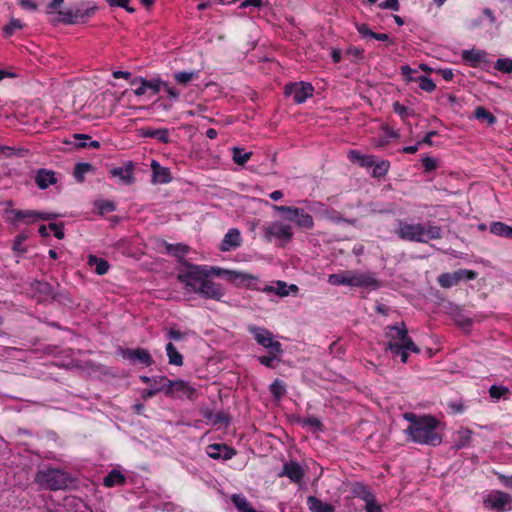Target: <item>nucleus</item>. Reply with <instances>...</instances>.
I'll return each mask as SVG.
<instances>
[{
  "mask_svg": "<svg viewBox=\"0 0 512 512\" xmlns=\"http://www.w3.org/2000/svg\"><path fill=\"white\" fill-rule=\"evenodd\" d=\"M184 265L185 269L180 270L177 278L186 291L197 293L205 299L222 301L225 290L221 284L209 279L208 266L189 262H184Z\"/></svg>",
  "mask_w": 512,
  "mask_h": 512,
  "instance_id": "f257e3e1",
  "label": "nucleus"
},
{
  "mask_svg": "<svg viewBox=\"0 0 512 512\" xmlns=\"http://www.w3.org/2000/svg\"><path fill=\"white\" fill-rule=\"evenodd\" d=\"M403 417L410 423L404 431L410 441L434 447L442 443V435L438 431L440 421L436 417L418 416L412 412L404 413Z\"/></svg>",
  "mask_w": 512,
  "mask_h": 512,
  "instance_id": "f03ea898",
  "label": "nucleus"
},
{
  "mask_svg": "<svg viewBox=\"0 0 512 512\" xmlns=\"http://www.w3.org/2000/svg\"><path fill=\"white\" fill-rule=\"evenodd\" d=\"M328 283L333 286H351V287H372L378 288L379 282L370 273L353 272L349 270L340 273L330 274Z\"/></svg>",
  "mask_w": 512,
  "mask_h": 512,
  "instance_id": "7ed1b4c3",
  "label": "nucleus"
},
{
  "mask_svg": "<svg viewBox=\"0 0 512 512\" xmlns=\"http://www.w3.org/2000/svg\"><path fill=\"white\" fill-rule=\"evenodd\" d=\"M99 7L92 1H82L79 4L68 8L63 11H59V15L62 16V22L67 25L85 24L92 18Z\"/></svg>",
  "mask_w": 512,
  "mask_h": 512,
  "instance_id": "20e7f679",
  "label": "nucleus"
},
{
  "mask_svg": "<svg viewBox=\"0 0 512 512\" xmlns=\"http://www.w3.org/2000/svg\"><path fill=\"white\" fill-rule=\"evenodd\" d=\"M35 482L43 489L56 491L66 489L70 482L69 474L63 470L49 468L36 473Z\"/></svg>",
  "mask_w": 512,
  "mask_h": 512,
  "instance_id": "39448f33",
  "label": "nucleus"
},
{
  "mask_svg": "<svg viewBox=\"0 0 512 512\" xmlns=\"http://www.w3.org/2000/svg\"><path fill=\"white\" fill-rule=\"evenodd\" d=\"M5 212L12 215V217H8L7 220L13 225H18L20 223L31 225L38 221L52 220L58 216L56 213L52 212H41L29 209H6Z\"/></svg>",
  "mask_w": 512,
  "mask_h": 512,
  "instance_id": "423d86ee",
  "label": "nucleus"
},
{
  "mask_svg": "<svg viewBox=\"0 0 512 512\" xmlns=\"http://www.w3.org/2000/svg\"><path fill=\"white\" fill-rule=\"evenodd\" d=\"M272 208L279 213L287 214L286 220L294 222L300 229L311 230L314 228L312 216L302 208L283 205H273Z\"/></svg>",
  "mask_w": 512,
  "mask_h": 512,
  "instance_id": "0eeeda50",
  "label": "nucleus"
},
{
  "mask_svg": "<svg viewBox=\"0 0 512 512\" xmlns=\"http://www.w3.org/2000/svg\"><path fill=\"white\" fill-rule=\"evenodd\" d=\"M30 290L32 292V297L36 299L38 303H46L51 301L63 303L61 297L65 296L63 293L57 292L55 288L46 281H32L30 284Z\"/></svg>",
  "mask_w": 512,
  "mask_h": 512,
  "instance_id": "6e6552de",
  "label": "nucleus"
},
{
  "mask_svg": "<svg viewBox=\"0 0 512 512\" xmlns=\"http://www.w3.org/2000/svg\"><path fill=\"white\" fill-rule=\"evenodd\" d=\"M483 506L497 512L511 511L512 496L501 490H492L483 498Z\"/></svg>",
  "mask_w": 512,
  "mask_h": 512,
  "instance_id": "1a4fd4ad",
  "label": "nucleus"
},
{
  "mask_svg": "<svg viewBox=\"0 0 512 512\" xmlns=\"http://www.w3.org/2000/svg\"><path fill=\"white\" fill-rule=\"evenodd\" d=\"M263 234L267 242H272L273 239L281 240L283 244L280 246H284L285 243L291 241L294 235L292 226L280 221H275L265 226Z\"/></svg>",
  "mask_w": 512,
  "mask_h": 512,
  "instance_id": "9d476101",
  "label": "nucleus"
},
{
  "mask_svg": "<svg viewBox=\"0 0 512 512\" xmlns=\"http://www.w3.org/2000/svg\"><path fill=\"white\" fill-rule=\"evenodd\" d=\"M247 329L255 341L265 349L272 350L273 353L283 352L281 343L274 340L273 333L268 329L256 325H249Z\"/></svg>",
  "mask_w": 512,
  "mask_h": 512,
  "instance_id": "9b49d317",
  "label": "nucleus"
},
{
  "mask_svg": "<svg viewBox=\"0 0 512 512\" xmlns=\"http://www.w3.org/2000/svg\"><path fill=\"white\" fill-rule=\"evenodd\" d=\"M314 87L309 82H292L284 87L285 96H292L296 104H302L313 96Z\"/></svg>",
  "mask_w": 512,
  "mask_h": 512,
  "instance_id": "f8f14e48",
  "label": "nucleus"
},
{
  "mask_svg": "<svg viewBox=\"0 0 512 512\" xmlns=\"http://www.w3.org/2000/svg\"><path fill=\"white\" fill-rule=\"evenodd\" d=\"M161 380L164 382L162 388L165 389V394L171 397H182L185 396L188 399H192L196 393L195 388L190 386L184 380H169L166 377H162Z\"/></svg>",
  "mask_w": 512,
  "mask_h": 512,
  "instance_id": "ddd939ff",
  "label": "nucleus"
},
{
  "mask_svg": "<svg viewBox=\"0 0 512 512\" xmlns=\"http://www.w3.org/2000/svg\"><path fill=\"white\" fill-rule=\"evenodd\" d=\"M477 277V273L473 270L468 269H459L452 273H442L438 276L437 281L438 284L445 289H449L453 286H456L462 280H474Z\"/></svg>",
  "mask_w": 512,
  "mask_h": 512,
  "instance_id": "4468645a",
  "label": "nucleus"
},
{
  "mask_svg": "<svg viewBox=\"0 0 512 512\" xmlns=\"http://www.w3.org/2000/svg\"><path fill=\"white\" fill-rule=\"evenodd\" d=\"M423 233L424 226L420 223L408 224L400 222L399 228L396 230V234L400 239L419 243L423 242Z\"/></svg>",
  "mask_w": 512,
  "mask_h": 512,
  "instance_id": "2eb2a0df",
  "label": "nucleus"
},
{
  "mask_svg": "<svg viewBox=\"0 0 512 512\" xmlns=\"http://www.w3.org/2000/svg\"><path fill=\"white\" fill-rule=\"evenodd\" d=\"M120 354L123 358L138 361L144 366H151L154 360L148 350L144 348H121Z\"/></svg>",
  "mask_w": 512,
  "mask_h": 512,
  "instance_id": "dca6fc26",
  "label": "nucleus"
},
{
  "mask_svg": "<svg viewBox=\"0 0 512 512\" xmlns=\"http://www.w3.org/2000/svg\"><path fill=\"white\" fill-rule=\"evenodd\" d=\"M113 178H117L119 183L124 185H132L135 182L134 164L128 161L124 166L114 167L109 171Z\"/></svg>",
  "mask_w": 512,
  "mask_h": 512,
  "instance_id": "f3484780",
  "label": "nucleus"
},
{
  "mask_svg": "<svg viewBox=\"0 0 512 512\" xmlns=\"http://www.w3.org/2000/svg\"><path fill=\"white\" fill-rule=\"evenodd\" d=\"M206 453L215 460H229L236 455L237 451L226 444L213 443L207 446Z\"/></svg>",
  "mask_w": 512,
  "mask_h": 512,
  "instance_id": "a211bd4d",
  "label": "nucleus"
},
{
  "mask_svg": "<svg viewBox=\"0 0 512 512\" xmlns=\"http://www.w3.org/2000/svg\"><path fill=\"white\" fill-rule=\"evenodd\" d=\"M34 181L39 189L45 190L58 181L56 173L46 168H40L36 171Z\"/></svg>",
  "mask_w": 512,
  "mask_h": 512,
  "instance_id": "6ab92c4d",
  "label": "nucleus"
},
{
  "mask_svg": "<svg viewBox=\"0 0 512 512\" xmlns=\"http://www.w3.org/2000/svg\"><path fill=\"white\" fill-rule=\"evenodd\" d=\"M208 274H209V277L211 275H215L217 277L224 278L230 282H237V281L242 282V281L250 278V276H248L247 274H244L242 272L223 269V268H219V267H209V266H208Z\"/></svg>",
  "mask_w": 512,
  "mask_h": 512,
  "instance_id": "aec40b11",
  "label": "nucleus"
},
{
  "mask_svg": "<svg viewBox=\"0 0 512 512\" xmlns=\"http://www.w3.org/2000/svg\"><path fill=\"white\" fill-rule=\"evenodd\" d=\"M280 476H286L292 482L299 483L304 477V470L298 462L290 461L283 465V471Z\"/></svg>",
  "mask_w": 512,
  "mask_h": 512,
  "instance_id": "412c9836",
  "label": "nucleus"
},
{
  "mask_svg": "<svg viewBox=\"0 0 512 512\" xmlns=\"http://www.w3.org/2000/svg\"><path fill=\"white\" fill-rule=\"evenodd\" d=\"M241 245V234L240 231L237 228H231L228 230V232L225 234L220 249L222 251H230L232 249H235Z\"/></svg>",
  "mask_w": 512,
  "mask_h": 512,
  "instance_id": "4be33fe9",
  "label": "nucleus"
},
{
  "mask_svg": "<svg viewBox=\"0 0 512 512\" xmlns=\"http://www.w3.org/2000/svg\"><path fill=\"white\" fill-rule=\"evenodd\" d=\"M151 169L153 183L166 184L171 182L172 176L170 170L160 165L159 162L153 160L151 163Z\"/></svg>",
  "mask_w": 512,
  "mask_h": 512,
  "instance_id": "5701e85b",
  "label": "nucleus"
},
{
  "mask_svg": "<svg viewBox=\"0 0 512 512\" xmlns=\"http://www.w3.org/2000/svg\"><path fill=\"white\" fill-rule=\"evenodd\" d=\"M385 334L386 337L396 342H406L407 339H411L404 322L387 326Z\"/></svg>",
  "mask_w": 512,
  "mask_h": 512,
  "instance_id": "b1692460",
  "label": "nucleus"
},
{
  "mask_svg": "<svg viewBox=\"0 0 512 512\" xmlns=\"http://www.w3.org/2000/svg\"><path fill=\"white\" fill-rule=\"evenodd\" d=\"M487 53L479 49L463 50L461 53L462 60L471 67H478L485 61Z\"/></svg>",
  "mask_w": 512,
  "mask_h": 512,
  "instance_id": "393cba45",
  "label": "nucleus"
},
{
  "mask_svg": "<svg viewBox=\"0 0 512 512\" xmlns=\"http://www.w3.org/2000/svg\"><path fill=\"white\" fill-rule=\"evenodd\" d=\"M404 348L409 349V351L413 353L418 354L420 352L419 347L412 339H407L406 342L390 341L386 345V350H389L393 356H399Z\"/></svg>",
  "mask_w": 512,
  "mask_h": 512,
  "instance_id": "a878e982",
  "label": "nucleus"
},
{
  "mask_svg": "<svg viewBox=\"0 0 512 512\" xmlns=\"http://www.w3.org/2000/svg\"><path fill=\"white\" fill-rule=\"evenodd\" d=\"M141 135L145 138L156 139L161 143H169V130L167 128L153 129L150 127L142 128Z\"/></svg>",
  "mask_w": 512,
  "mask_h": 512,
  "instance_id": "bb28decb",
  "label": "nucleus"
},
{
  "mask_svg": "<svg viewBox=\"0 0 512 512\" xmlns=\"http://www.w3.org/2000/svg\"><path fill=\"white\" fill-rule=\"evenodd\" d=\"M307 506L311 512H335L332 504L323 502L316 496H309L307 498Z\"/></svg>",
  "mask_w": 512,
  "mask_h": 512,
  "instance_id": "cd10ccee",
  "label": "nucleus"
},
{
  "mask_svg": "<svg viewBox=\"0 0 512 512\" xmlns=\"http://www.w3.org/2000/svg\"><path fill=\"white\" fill-rule=\"evenodd\" d=\"M87 264L94 269L95 273L98 275H105L108 273L110 264L107 260L97 257L95 255H89Z\"/></svg>",
  "mask_w": 512,
  "mask_h": 512,
  "instance_id": "c85d7f7f",
  "label": "nucleus"
},
{
  "mask_svg": "<svg viewBox=\"0 0 512 512\" xmlns=\"http://www.w3.org/2000/svg\"><path fill=\"white\" fill-rule=\"evenodd\" d=\"M165 249H166L167 253L173 255L174 257H176L180 260H183V263L187 262L186 260H184V258L190 252L189 246L182 244V243H176V244L166 243ZM183 267L185 268L184 264H183Z\"/></svg>",
  "mask_w": 512,
  "mask_h": 512,
  "instance_id": "c756f323",
  "label": "nucleus"
},
{
  "mask_svg": "<svg viewBox=\"0 0 512 512\" xmlns=\"http://www.w3.org/2000/svg\"><path fill=\"white\" fill-rule=\"evenodd\" d=\"M126 483L125 476L116 469L111 470L107 476L103 479V484L105 487L111 488L114 486H121Z\"/></svg>",
  "mask_w": 512,
  "mask_h": 512,
  "instance_id": "7c9ffc66",
  "label": "nucleus"
},
{
  "mask_svg": "<svg viewBox=\"0 0 512 512\" xmlns=\"http://www.w3.org/2000/svg\"><path fill=\"white\" fill-rule=\"evenodd\" d=\"M351 492L355 497L360 498L364 502L368 501L370 498L374 496V494L371 492L368 486L362 482L353 483L351 487Z\"/></svg>",
  "mask_w": 512,
  "mask_h": 512,
  "instance_id": "2f4dec72",
  "label": "nucleus"
},
{
  "mask_svg": "<svg viewBox=\"0 0 512 512\" xmlns=\"http://www.w3.org/2000/svg\"><path fill=\"white\" fill-rule=\"evenodd\" d=\"M165 350H166L169 364L174 365V366H182L183 365V356L180 352H178V350L176 349V347L174 346V344L172 342H169L166 344Z\"/></svg>",
  "mask_w": 512,
  "mask_h": 512,
  "instance_id": "473e14b6",
  "label": "nucleus"
},
{
  "mask_svg": "<svg viewBox=\"0 0 512 512\" xmlns=\"http://www.w3.org/2000/svg\"><path fill=\"white\" fill-rule=\"evenodd\" d=\"M174 80L178 85H187L189 82L198 79V71H179L173 74Z\"/></svg>",
  "mask_w": 512,
  "mask_h": 512,
  "instance_id": "72a5a7b5",
  "label": "nucleus"
},
{
  "mask_svg": "<svg viewBox=\"0 0 512 512\" xmlns=\"http://www.w3.org/2000/svg\"><path fill=\"white\" fill-rule=\"evenodd\" d=\"M390 169V162L388 160H378L376 161V164H374V167L371 172V177L376 179L384 178Z\"/></svg>",
  "mask_w": 512,
  "mask_h": 512,
  "instance_id": "f704fd0d",
  "label": "nucleus"
},
{
  "mask_svg": "<svg viewBox=\"0 0 512 512\" xmlns=\"http://www.w3.org/2000/svg\"><path fill=\"white\" fill-rule=\"evenodd\" d=\"M511 391L508 387L503 385H492L489 388V396L494 400L508 399Z\"/></svg>",
  "mask_w": 512,
  "mask_h": 512,
  "instance_id": "c9c22d12",
  "label": "nucleus"
},
{
  "mask_svg": "<svg viewBox=\"0 0 512 512\" xmlns=\"http://www.w3.org/2000/svg\"><path fill=\"white\" fill-rule=\"evenodd\" d=\"M299 423L303 427H310L314 432H323L325 430L324 424L321 420L315 416H309L307 418L299 419Z\"/></svg>",
  "mask_w": 512,
  "mask_h": 512,
  "instance_id": "e433bc0d",
  "label": "nucleus"
},
{
  "mask_svg": "<svg viewBox=\"0 0 512 512\" xmlns=\"http://www.w3.org/2000/svg\"><path fill=\"white\" fill-rule=\"evenodd\" d=\"M442 238V228L437 225H428L424 227L423 242L427 243L429 240H438Z\"/></svg>",
  "mask_w": 512,
  "mask_h": 512,
  "instance_id": "4c0bfd02",
  "label": "nucleus"
},
{
  "mask_svg": "<svg viewBox=\"0 0 512 512\" xmlns=\"http://www.w3.org/2000/svg\"><path fill=\"white\" fill-rule=\"evenodd\" d=\"M28 239V235L25 232H21L16 235L12 243V250L19 256L27 252V248L24 246V242Z\"/></svg>",
  "mask_w": 512,
  "mask_h": 512,
  "instance_id": "58836bf2",
  "label": "nucleus"
},
{
  "mask_svg": "<svg viewBox=\"0 0 512 512\" xmlns=\"http://www.w3.org/2000/svg\"><path fill=\"white\" fill-rule=\"evenodd\" d=\"M474 117L477 120H482L487 122L490 125H493L496 123L497 118L487 109H485L483 106L476 107L474 111Z\"/></svg>",
  "mask_w": 512,
  "mask_h": 512,
  "instance_id": "ea45409f",
  "label": "nucleus"
},
{
  "mask_svg": "<svg viewBox=\"0 0 512 512\" xmlns=\"http://www.w3.org/2000/svg\"><path fill=\"white\" fill-rule=\"evenodd\" d=\"M252 156V152H245L244 149L234 147L232 149V159L238 165H244L249 161Z\"/></svg>",
  "mask_w": 512,
  "mask_h": 512,
  "instance_id": "a19ab883",
  "label": "nucleus"
},
{
  "mask_svg": "<svg viewBox=\"0 0 512 512\" xmlns=\"http://www.w3.org/2000/svg\"><path fill=\"white\" fill-rule=\"evenodd\" d=\"M269 391L276 400H280L286 394V386L283 381L275 379L270 384Z\"/></svg>",
  "mask_w": 512,
  "mask_h": 512,
  "instance_id": "79ce46f5",
  "label": "nucleus"
},
{
  "mask_svg": "<svg viewBox=\"0 0 512 512\" xmlns=\"http://www.w3.org/2000/svg\"><path fill=\"white\" fill-rule=\"evenodd\" d=\"M93 170V165L87 162L77 163L73 175L78 182L84 180V175Z\"/></svg>",
  "mask_w": 512,
  "mask_h": 512,
  "instance_id": "37998d69",
  "label": "nucleus"
},
{
  "mask_svg": "<svg viewBox=\"0 0 512 512\" xmlns=\"http://www.w3.org/2000/svg\"><path fill=\"white\" fill-rule=\"evenodd\" d=\"M267 351H268V355L259 356L258 361L260 364L273 369L276 367V360H277L278 356L282 355L283 352L273 353L272 350H267Z\"/></svg>",
  "mask_w": 512,
  "mask_h": 512,
  "instance_id": "c03bdc74",
  "label": "nucleus"
},
{
  "mask_svg": "<svg viewBox=\"0 0 512 512\" xmlns=\"http://www.w3.org/2000/svg\"><path fill=\"white\" fill-rule=\"evenodd\" d=\"M22 27V23L19 19H12L3 27V35L9 38L14 35L15 31L20 30Z\"/></svg>",
  "mask_w": 512,
  "mask_h": 512,
  "instance_id": "a18cd8bd",
  "label": "nucleus"
},
{
  "mask_svg": "<svg viewBox=\"0 0 512 512\" xmlns=\"http://www.w3.org/2000/svg\"><path fill=\"white\" fill-rule=\"evenodd\" d=\"M415 82H418L419 87L426 92L431 93L436 89V84L427 76L421 75L417 80H415Z\"/></svg>",
  "mask_w": 512,
  "mask_h": 512,
  "instance_id": "49530a36",
  "label": "nucleus"
},
{
  "mask_svg": "<svg viewBox=\"0 0 512 512\" xmlns=\"http://www.w3.org/2000/svg\"><path fill=\"white\" fill-rule=\"evenodd\" d=\"M494 68L502 73H511L512 72V59L509 58H499L496 60Z\"/></svg>",
  "mask_w": 512,
  "mask_h": 512,
  "instance_id": "de8ad7c7",
  "label": "nucleus"
},
{
  "mask_svg": "<svg viewBox=\"0 0 512 512\" xmlns=\"http://www.w3.org/2000/svg\"><path fill=\"white\" fill-rule=\"evenodd\" d=\"M143 83H144V86H146L148 90H151L152 95H156L162 89L164 81H162L161 79L147 80L144 78Z\"/></svg>",
  "mask_w": 512,
  "mask_h": 512,
  "instance_id": "09e8293b",
  "label": "nucleus"
},
{
  "mask_svg": "<svg viewBox=\"0 0 512 512\" xmlns=\"http://www.w3.org/2000/svg\"><path fill=\"white\" fill-rule=\"evenodd\" d=\"M508 226L509 225L503 222H492L490 225V232L494 235L506 238Z\"/></svg>",
  "mask_w": 512,
  "mask_h": 512,
  "instance_id": "8fccbe9b",
  "label": "nucleus"
},
{
  "mask_svg": "<svg viewBox=\"0 0 512 512\" xmlns=\"http://www.w3.org/2000/svg\"><path fill=\"white\" fill-rule=\"evenodd\" d=\"M106 2L111 7H121L129 13L135 12V9L129 6L130 0H106Z\"/></svg>",
  "mask_w": 512,
  "mask_h": 512,
  "instance_id": "3c124183",
  "label": "nucleus"
},
{
  "mask_svg": "<svg viewBox=\"0 0 512 512\" xmlns=\"http://www.w3.org/2000/svg\"><path fill=\"white\" fill-rule=\"evenodd\" d=\"M48 227L51 231H53L54 236L57 239L61 240L64 238L65 233L63 223H50Z\"/></svg>",
  "mask_w": 512,
  "mask_h": 512,
  "instance_id": "603ef678",
  "label": "nucleus"
},
{
  "mask_svg": "<svg viewBox=\"0 0 512 512\" xmlns=\"http://www.w3.org/2000/svg\"><path fill=\"white\" fill-rule=\"evenodd\" d=\"M422 165L426 172H432V171L436 170L438 167L437 161L434 158L429 157V156H425L422 159Z\"/></svg>",
  "mask_w": 512,
  "mask_h": 512,
  "instance_id": "864d4df0",
  "label": "nucleus"
},
{
  "mask_svg": "<svg viewBox=\"0 0 512 512\" xmlns=\"http://www.w3.org/2000/svg\"><path fill=\"white\" fill-rule=\"evenodd\" d=\"M356 30L360 34L361 37H371L373 38L374 32L370 29L369 25L366 23H357Z\"/></svg>",
  "mask_w": 512,
  "mask_h": 512,
  "instance_id": "5fc2aeb1",
  "label": "nucleus"
},
{
  "mask_svg": "<svg viewBox=\"0 0 512 512\" xmlns=\"http://www.w3.org/2000/svg\"><path fill=\"white\" fill-rule=\"evenodd\" d=\"M366 512H383L382 507L376 502L375 495L365 502Z\"/></svg>",
  "mask_w": 512,
  "mask_h": 512,
  "instance_id": "6e6d98bb",
  "label": "nucleus"
},
{
  "mask_svg": "<svg viewBox=\"0 0 512 512\" xmlns=\"http://www.w3.org/2000/svg\"><path fill=\"white\" fill-rule=\"evenodd\" d=\"M275 294L280 297H285L289 295V290L287 288L286 282L279 280L275 283Z\"/></svg>",
  "mask_w": 512,
  "mask_h": 512,
  "instance_id": "4d7b16f0",
  "label": "nucleus"
},
{
  "mask_svg": "<svg viewBox=\"0 0 512 512\" xmlns=\"http://www.w3.org/2000/svg\"><path fill=\"white\" fill-rule=\"evenodd\" d=\"M186 335H187L186 332H182L175 328H170L167 332V337L170 340H174V341H180V340L184 339L186 337Z\"/></svg>",
  "mask_w": 512,
  "mask_h": 512,
  "instance_id": "13d9d810",
  "label": "nucleus"
},
{
  "mask_svg": "<svg viewBox=\"0 0 512 512\" xmlns=\"http://www.w3.org/2000/svg\"><path fill=\"white\" fill-rule=\"evenodd\" d=\"M378 6L381 9H390L393 11H398L400 9L398 0H385L381 2Z\"/></svg>",
  "mask_w": 512,
  "mask_h": 512,
  "instance_id": "bf43d9fd",
  "label": "nucleus"
},
{
  "mask_svg": "<svg viewBox=\"0 0 512 512\" xmlns=\"http://www.w3.org/2000/svg\"><path fill=\"white\" fill-rule=\"evenodd\" d=\"M267 4V1H264V0H244L239 8H247L249 6H253L255 8H262L263 6H265Z\"/></svg>",
  "mask_w": 512,
  "mask_h": 512,
  "instance_id": "052dcab7",
  "label": "nucleus"
},
{
  "mask_svg": "<svg viewBox=\"0 0 512 512\" xmlns=\"http://www.w3.org/2000/svg\"><path fill=\"white\" fill-rule=\"evenodd\" d=\"M162 88L168 94L169 98H171L173 100H178L179 99L180 92L176 88L170 86L167 82L164 81Z\"/></svg>",
  "mask_w": 512,
  "mask_h": 512,
  "instance_id": "680f3d73",
  "label": "nucleus"
},
{
  "mask_svg": "<svg viewBox=\"0 0 512 512\" xmlns=\"http://www.w3.org/2000/svg\"><path fill=\"white\" fill-rule=\"evenodd\" d=\"M377 157L374 155H365L363 159H361L360 167L363 168H373L374 164H376Z\"/></svg>",
  "mask_w": 512,
  "mask_h": 512,
  "instance_id": "e2e57ef3",
  "label": "nucleus"
},
{
  "mask_svg": "<svg viewBox=\"0 0 512 512\" xmlns=\"http://www.w3.org/2000/svg\"><path fill=\"white\" fill-rule=\"evenodd\" d=\"M76 140H79L80 142L76 143L75 146L77 148H87L88 147V143H87V140L90 139V137L88 135H85V134H74L73 136Z\"/></svg>",
  "mask_w": 512,
  "mask_h": 512,
  "instance_id": "0e129e2a",
  "label": "nucleus"
},
{
  "mask_svg": "<svg viewBox=\"0 0 512 512\" xmlns=\"http://www.w3.org/2000/svg\"><path fill=\"white\" fill-rule=\"evenodd\" d=\"M416 70L412 69L409 65L401 66V74L406 77L408 81H415L417 78H413L412 74L415 73Z\"/></svg>",
  "mask_w": 512,
  "mask_h": 512,
  "instance_id": "69168bd1",
  "label": "nucleus"
},
{
  "mask_svg": "<svg viewBox=\"0 0 512 512\" xmlns=\"http://www.w3.org/2000/svg\"><path fill=\"white\" fill-rule=\"evenodd\" d=\"M448 406L454 414H461L465 411V406L461 402H449Z\"/></svg>",
  "mask_w": 512,
  "mask_h": 512,
  "instance_id": "338daca9",
  "label": "nucleus"
},
{
  "mask_svg": "<svg viewBox=\"0 0 512 512\" xmlns=\"http://www.w3.org/2000/svg\"><path fill=\"white\" fill-rule=\"evenodd\" d=\"M497 474V478L498 480L505 486V487H508V488H512V475L510 476H506L504 474H501V473H496Z\"/></svg>",
  "mask_w": 512,
  "mask_h": 512,
  "instance_id": "774afa93",
  "label": "nucleus"
}]
</instances>
